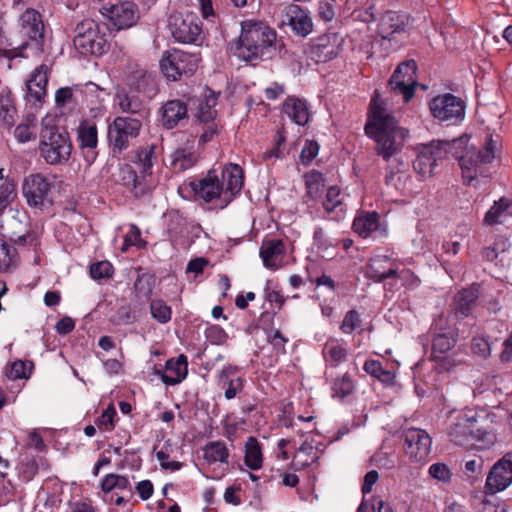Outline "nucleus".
<instances>
[{
  "label": "nucleus",
  "mask_w": 512,
  "mask_h": 512,
  "mask_svg": "<svg viewBox=\"0 0 512 512\" xmlns=\"http://www.w3.org/2000/svg\"><path fill=\"white\" fill-rule=\"evenodd\" d=\"M365 134L375 141V152L389 161L399 154L408 137V130L401 127L397 119L373 97L364 127Z\"/></svg>",
  "instance_id": "1"
},
{
  "label": "nucleus",
  "mask_w": 512,
  "mask_h": 512,
  "mask_svg": "<svg viewBox=\"0 0 512 512\" xmlns=\"http://www.w3.org/2000/svg\"><path fill=\"white\" fill-rule=\"evenodd\" d=\"M276 40V31L265 22L245 20L241 23V34L236 42L234 54L256 65L265 56L270 57V50L276 45Z\"/></svg>",
  "instance_id": "2"
},
{
  "label": "nucleus",
  "mask_w": 512,
  "mask_h": 512,
  "mask_svg": "<svg viewBox=\"0 0 512 512\" xmlns=\"http://www.w3.org/2000/svg\"><path fill=\"white\" fill-rule=\"evenodd\" d=\"M39 154L48 165H65L71 156L72 143L67 133L55 126H44L40 133Z\"/></svg>",
  "instance_id": "3"
},
{
  "label": "nucleus",
  "mask_w": 512,
  "mask_h": 512,
  "mask_svg": "<svg viewBox=\"0 0 512 512\" xmlns=\"http://www.w3.org/2000/svg\"><path fill=\"white\" fill-rule=\"evenodd\" d=\"M142 125L140 118H132V116L114 118L108 125L107 131L108 147L113 158L120 159L123 152L129 148L131 141L139 136Z\"/></svg>",
  "instance_id": "4"
},
{
  "label": "nucleus",
  "mask_w": 512,
  "mask_h": 512,
  "mask_svg": "<svg viewBox=\"0 0 512 512\" xmlns=\"http://www.w3.org/2000/svg\"><path fill=\"white\" fill-rule=\"evenodd\" d=\"M464 142L465 138L459 137L452 140L432 141L423 145L413 161L414 170L424 177H431L437 161L445 159L449 153H454V150L460 148Z\"/></svg>",
  "instance_id": "5"
},
{
  "label": "nucleus",
  "mask_w": 512,
  "mask_h": 512,
  "mask_svg": "<svg viewBox=\"0 0 512 512\" xmlns=\"http://www.w3.org/2000/svg\"><path fill=\"white\" fill-rule=\"evenodd\" d=\"M21 33L27 37L28 40L24 41L19 47L8 50H0V56L13 59L16 57H23L22 51L26 49L30 43H35L36 48L42 51V42L44 38V24L41 20V15L34 9H27L21 15Z\"/></svg>",
  "instance_id": "6"
},
{
  "label": "nucleus",
  "mask_w": 512,
  "mask_h": 512,
  "mask_svg": "<svg viewBox=\"0 0 512 512\" xmlns=\"http://www.w3.org/2000/svg\"><path fill=\"white\" fill-rule=\"evenodd\" d=\"M168 29L175 41L184 44L202 42V23L197 15L173 12L168 17Z\"/></svg>",
  "instance_id": "7"
},
{
  "label": "nucleus",
  "mask_w": 512,
  "mask_h": 512,
  "mask_svg": "<svg viewBox=\"0 0 512 512\" xmlns=\"http://www.w3.org/2000/svg\"><path fill=\"white\" fill-rule=\"evenodd\" d=\"M199 61L198 54L173 49L161 59L160 67L167 78L176 81L182 75L192 76L198 67Z\"/></svg>",
  "instance_id": "8"
},
{
  "label": "nucleus",
  "mask_w": 512,
  "mask_h": 512,
  "mask_svg": "<svg viewBox=\"0 0 512 512\" xmlns=\"http://www.w3.org/2000/svg\"><path fill=\"white\" fill-rule=\"evenodd\" d=\"M52 187L53 184L47 177L41 173H35L24 178L22 191L30 207L44 210L53 203Z\"/></svg>",
  "instance_id": "9"
},
{
  "label": "nucleus",
  "mask_w": 512,
  "mask_h": 512,
  "mask_svg": "<svg viewBox=\"0 0 512 512\" xmlns=\"http://www.w3.org/2000/svg\"><path fill=\"white\" fill-rule=\"evenodd\" d=\"M429 108L434 118L449 124L461 121L465 115L464 101L451 93L434 97L429 103Z\"/></svg>",
  "instance_id": "10"
},
{
  "label": "nucleus",
  "mask_w": 512,
  "mask_h": 512,
  "mask_svg": "<svg viewBox=\"0 0 512 512\" xmlns=\"http://www.w3.org/2000/svg\"><path fill=\"white\" fill-rule=\"evenodd\" d=\"M462 137L465 138V142L451 154L458 159L464 184L477 187L479 183L480 150L474 145L468 147L469 137L467 135Z\"/></svg>",
  "instance_id": "11"
},
{
  "label": "nucleus",
  "mask_w": 512,
  "mask_h": 512,
  "mask_svg": "<svg viewBox=\"0 0 512 512\" xmlns=\"http://www.w3.org/2000/svg\"><path fill=\"white\" fill-rule=\"evenodd\" d=\"M477 409H465L463 414L457 417L456 422L451 426L449 437L452 442L459 446H473L471 440L479 439Z\"/></svg>",
  "instance_id": "12"
},
{
  "label": "nucleus",
  "mask_w": 512,
  "mask_h": 512,
  "mask_svg": "<svg viewBox=\"0 0 512 512\" xmlns=\"http://www.w3.org/2000/svg\"><path fill=\"white\" fill-rule=\"evenodd\" d=\"M401 437L404 440V452L410 460L422 462L427 459L431 452L432 439L425 430L406 428L402 431Z\"/></svg>",
  "instance_id": "13"
},
{
  "label": "nucleus",
  "mask_w": 512,
  "mask_h": 512,
  "mask_svg": "<svg viewBox=\"0 0 512 512\" xmlns=\"http://www.w3.org/2000/svg\"><path fill=\"white\" fill-rule=\"evenodd\" d=\"M512 483V452L506 453L490 470L485 484L486 494H495Z\"/></svg>",
  "instance_id": "14"
},
{
  "label": "nucleus",
  "mask_w": 512,
  "mask_h": 512,
  "mask_svg": "<svg viewBox=\"0 0 512 512\" xmlns=\"http://www.w3.org/2000/svg\"><path fill=\"white\" fill-rule=\"evenodd\" d=\"M281 25L290 26L295 35L303 38L313 31V21L309 12L296 4H290L283 9Z\"/></svg>",
  "instance_id": "15"
},
{
  "label": "nucleus",
  "mask_w": 512,
  "mask_h": 512,
  "mask_svg": "<svg viewBox=\"0 0 512 512\" xmlns=\"http://www.w3.org/2000/svg\"><path fill=\"white\" fill-rule=\"evenodd\" d=\"M243 170L237 164L225 166L221 172L222 204L220 208L226 207L243 187Z\"/></svg>",
  "instance_id": "16"
},
{
  "label": "nucleus",
  "mask_w": 512,
  "mask_h": 512,
  "mask_svg": "<svg viewBox=\"0 0 512 512\" xmlns=\"http://www.w3.org/2000/svg\"><path fill=\"white\" fill-rule=\"evenodd\" d=\"M119 181L135 198L149 194L154 187L152 179H148L141 173L138 174L129 164H124L120 168Z\"/></svg>",
  "instance_id": "17"
},
{
  "label": "nucleus",
  "mask_w": 512,
  "mask_h": 512,
  "mask_svg": "<svg viewBox=\"0 0 512 512\" xmlns=\"http://www.w3.org/2000/svg\"><path fill=\"white\" fill-rule=\"evenodd\" d=\"M77 140L85 161L91 165L97 157L98 131L95 124L83 121L77 129Z\"/></svg>",
  "instance_id": "18"
},
{
  "label": "nucleus",
  "mask_w": 512,
  "mask_h": 512,
  "mask_svg": "<svg viewBox=\"0 0 512 512\" xmlns=\"http://www.w3.org/2000/svg\"><path fill=\"white\" fill-rule=\"evenodd\" d=\"M409 16L405 13L387 11L381 17L378 34L383 40H394L395 35L405 32Z\"/></svg>",
  "instance_id": "19"
},
{
  "label": "nucleus",
  "mask_w": 512,
  "mask_h": 512,
  "mask_svg": "<svg viewBox=\"0 0 512 512\" xmlns=\"http://www.w3.org/2000/svg\"><path fill=\"white\" fill-rule=\"evenodd\" d=\"M191 187L198 198L205 202L219 200L222 204L221 184L218 175L214 169L209 170L207 175L197 182H192Z\"/></svg>",
  "instance_id": "20"
},
{
  "label": "nucleus",
  "mask_w": 512,
  "mask_h": 512,
  "mask_svg": "<svg viewBox=\"0 0 512 512\" xmlns=\"http://www.w3.org/2000/svg\"><path fill=\"white\" fill-rule=\"evenodd\" d=\"M396 275L395 262L386 255H378L370 259L366 267V277L375 283L394 279Z\"/></svg>",
  "instance_id": "21"
},
{
  "label": "nucleus",
  "mask_w": 512,
  "mask_h": 512,
  "mask_svg": "<svg viewBox=\"0 0 512 512\" xmlns=\"http://www.w3.org/2000/svg\"><path fill=\"white\" fill-rule=\"evenodd\" d=\"M75 48L83 55L101 56L109 50L110 44L100 29L84 38L73 40Z\"/></svg>",
  "instance_id": "22"
},
{
  "label": "nucleus",
  "mask_w": 512,
  "mask_h": 512,
  "mask_svg": "<svg viewBox=\"0 0 512 512\" xmlns=\"http://www.w3.org/2000/svg\"><path fill=\"white\" fill-rule=\"evenodd\" d=\"M479 297V286L472 284L469 288L458 292L451 305L452 312L457 318H464L470 315L472 308L476 305Z\"/></svg>",
  "instance_id": "23"
},
{
  "label": "nucleus",
  "mask_w": 512,
  "mask_h": 512,
  "mask_svg": "<svg viewBox=\"0 0 512 512\" xmlns=\"http://www.w3.org/2000/svg\"><path fill=\"white\" fill-rule=\"evenodd\" d=\"M161 114L163 126L173 129L188 119L187 104L180 99L169 100L162 106Z\"/></svg>",
  "instance_id": "24"
},
{
  "label": "nucleus",
  "mask_w": 512,
  "mask_h": 512,
  "mask_svg": "<svg viewBox=\"0 0 512 512\" xmlns=\"http://www.w3.org/2000/svg\"><path fill=\"white\" fill-rule=\"evenodd\" d=\"M187 357L181 354L176 360L169 359L165 365V372L157 370L156 374L159 375L166 385L174 386L183 381L188 372Z\"/></svg>",
  "instance_id": "25"
},
{
  "label": "nucleus",
  "mask_w": 512,
  "mask_h": 512,
  "mask_svg": "<svg viewBox=\"0 0 512 512\" xmlns=\"http://www.w3.org/2000/svg\"><path fill=\"white\" fill-rule=\"evenodd\" d=\"M110 19L118 29L133 26L138 19V11L133 2H123L111 7Z\"/></svg>",
  "instance_id": "26"
},
{
  "label": "nucleus",
  "mask_w": 512,
  "mask_h": 512,
  "mask_svg": "<svg viewBox=\"0 0 512 512\" xmlns=\"http://www.w3.org/2000/svg\"><path fill=\"white\" fill-rule=\"evenodd\" d=\"M285 245L281 239L266 240L260 248V256L264 266L271 269H277L284 257Z\"/></svg>",
  "instance_id": "27"
},
{
  "label": "nucleus",
  "mask_w": 512,
  "mask_h": 512,
  "mask_svg": "<svg viewBox=\"0 0 512 512\" xmlns=\"http://www.w3.org/2000/svg\"><path fill=\"white\" fill-rule=\"evenodd\" d=\"M197 161L198 156L193 146L179 147L170 155V168L175 173H181L192 168Z\"/></svg>",
  "instance_id": "28"
},
{
  "label": "nucleus",
  "mask_w": 512,
  "mask_h": 512,
  "mask_svg": "<svg viewBox=\"0 0 512 512\" xmlns=\"http://www.w3.org/2000/svg\"><path fill=\"white\" fill-rule=\"evenodd\" d=\"M48 83V67L44 64L38 66L31 78L27 81V90L29 97L41 101L46 95V86Z\"/></svg>",
  "instance_id": "29"
},
{
  "label": "nucleus",
  "mask_w": 512,
  "mask_h": 512,
  "mask_svg": "<svg viewBox=\"0 0 512 512\" xmlns=\"http://www.w3.org/2000/svg\"><path fill=\"white\" fill-rule=\"evenodd\" d=\"M454 345L455 339L452 336L446 333H438L432 340L431 360L439 362L442 369H447L445 365L447 358L444 354L450 351Z\"/></svg>",
  "instance_id": "30"
},
{
  "label": "nucleus",
  "mask_w": 512,
  "mask_h": 512,
  "mask_svg": "<svg viewBox=\"0 0 512 512\" xmlns=\"http://www.w3.org/2000/svg\"><path fill=\"white\" fill-rule=\"evenodd\" d=\"M117 99L121 111L130 114L132 118H140L143 121L148 116V109L138 96L118 93Z\"/></svg>",
  "instance_id": "31"
},
{
  "label": "nucleus",
  "mask_w": 512,
  "mask_h": 512,
  "mask_svg": "<svg viewBox=\"0 0 512 512\" xmlns=\"http://www.w3.org/2000/svg\"><path fill=\"white\" fill-rule=\"evenodd\" d=\"M283 111L298 125H305L309 120V111L305 101L296 97H289L284 105Z\"/></svg>",
  "instance_id": "32"
},
{
  "label": "nucleus",
  "mask_w": 512,
  "mask_h": 512,
  "mask_svg": "<svg viewBox=\"0 0 512 512\" xmlns=\"http://www.w3.org/2000/svg\"><path fill=\"white\" fill-rule=\"evenodd\" d=\"M17 118V110L11 96V91L5 88L0 93V125L11 128Z\"/></svg>",
  "instance_id": "33"
},
{
  "label": "nucleus",
  "mask_w": 512,
  "mask_h": 512,
  "mask_svg": "<svg viewBox=\"0 0 512 512\" xmlns=\"http://www.w3.org/2000/svg\"><path fill=\"white\" fill-rule=\"evenodd\" d=\"M380 216L377 212H367L356 217L353 221V230L362 238H367L379 227Z\"/></svg>",
  "instance_id": "34"
},
{
  "label": "nucleus",
  "mask_w": 512,
  "mask_h": 512,
  "mask_svg": "<svg viewBox=\"0 0 512 512\" xmlns=\"http://www.w3.org/2000/svg\"><path fill=\"white\" fill-rule=\"evenodd\" d=\"M501 148L502 141L500 135L493 134L487 130L485 147L482 149V166L496 161L499 158Z\"/></svg>",
  "instance_id": "35"
},
{
  "label": "nucleus",
  "mask_w": 512,
  "mask_h": 512,
  "mask_svg": "<svg viewBox=\"0 0 512 512\" xmlns=\"http://www.w3.org/2000/svg\"><path fill=\"white\" fill-rule=\"evenodd\" d=\"M511 205L512 201L506 197L494 201L493 206L485 214L484 223L487 225L501 223L502 219L510 214L508 210Z\"/></svg>",
  "instance_id": "36"
},
{
  "label": "nucleus",
  "mask_w": 512,
  "mask_h": 512,
  "mask_svg": "<svg viewBox=\"0 0 512 512\" xmlns=\"http://www.w3.org/2000/svg\"><path fill=\"white\" fill-rule=\"evenodd\" d=\"M318 458L319 457L314 447L311 444L304 442L298 448L294 456L292 466L295 468V470L305 469L306 467H309L315 463Z\"/></svg>",
  "instance_id": "37"
},
{
  "label": "nucleus",
  "mask_w": 512,
  "mask_h": 512,
  "mask_svg": "<svg viewBox=\"0 0 512 512\" xmlns=\"http://www.w3.org/2000/svg\"><path fill=\"white\" fill-rule=\"evenodd\" d=\"M325 361L331 366H337L346 361L348 356L347 349L336 340H329L323 348Z\"/></svg>",
  "instance_id": "38"
},
{
  "label": "nucleus",
  "mask_w": 512,
  "mask_h": 512,
  "mask_svg": "<svg viewBox=\"0 0 512 512\" xmlns=\"http://www.w3.org/2000/svg\"><path fill=\"white\" fill-rule=\"evenodd\" d=\"M245 464L252 470L262 466V451L259 442L254 437H249L245 444Z\"/></svg>",
  "instance_id": "39"
},
{
  "label": "nucleus",
  "mask_w": 512,
  "mask_h": 512,
  "mask_svg": "<svg viewBox=\"0 0 512 512\" xmlns=\"http://www.w3.org/2000/svg\"><path fill=\"white\" fill-rule=\"evenodd\" d=\"M204 459L209 462H221L227 463L229 452L226 445L220 441L209 442L205 445L204 449Z\"/></svg>",
  "instance_id": "40"
},
{
  "label": "nucleus",
  "mask_w": 512,
  "mask_h": 512,
  "mask_svg": "<svg viewBox=\"0 0 512 512\" xmlns=\"http://www.w3.org/2000/svg\"><path fill=\"white\" fill-rule=\"evenodd\" d=\"M217 104V96L212 90H208L203 101L199 103L198 119L200 122H211L216 117L214 107Z\"/></svg>",
  "instance_id": "41"
},
{
  "label": "nucleus",
  "mask_w": 512,
  "mask_h": 512,
  "mask_svg": "<svg viewBox=\"0 0 512 512\" xmlns=\"http://www.w3.org/2000/svg\"><path fill=\"white\" fill-rule=\"evenodd\" d=\"M399 76H400L399 78H397L396 80H393V75H392L389 79L388 86H389L391 92H393L394 94L402 95L404 102L407 103L408 101H410L413 98L415 87L417 86L418 83L406 82V79L403 78V76H401V74Z\"/></svg>",
  "instance_id": "42"
},
{
  "label": "nucleus",
  "mask_w": 512,
  "mask_h": 512,
  "mask_svg": "<svg viewBox=\"0 0 512 512\" xmlns=\"http://www.w3.org/2000/svg\"><path fill=\"white\" fill-rule=\"evenodd\" d=\"M305 186L307 189V195L316 199L321 196L325 187V179L322 173L318 171H311L305 175Z\"/></svg>",
  "instance_id": "43"
},
{
  "label": "nucleus",
  "mask_w": 512,
  "mask_h": 512,
  "mask_svg": "<svg viewBox=\"0 0 512 512\" xmlns=\"http://www.w3.org/2000/svg\"><path fill=\"white\" fill-rule=\"evenodd\" d=\"M101 489L105 493H109L114 489L129 490L132 494L131 484L126 476L118 474H108L101 481Z\"/></svg>",
  "instance_id": "44"
},
{
  "label": "nucleus",
  "mask_w": 512,
  "mask_h": 512,
  "mask_svg": "<svg viewBox=\"0 0 512 512\" xmlns=\"http://www.w3.org/2000/svg\"><path fill=\"white\" fill-rule=\"evenodd\" d=\"M363 369L367 374L375 377L383 383H390L394 380L395 377L392 372L385 370L382 367L381 362L378 360H367L364 363Z\"/></svg>",
  "instance_id": "45"
},
{
  "label": "nucleus",
  "mask_w": 512,
  "mask_h": 512,
  "mask_svg": "<svg viewBox=\"0 0 512 512\" xmlns=\"http://www.w3.org/2000/svg\"><path fill=\"white\" fill-rule=\"evenodd\" d=\"M16 196V184L12 179H5L0 184V215L4 213Z\"/></svg>",
  "instance_id": "46"
},
{
  "label": "nucleus",
  "mask_w": 512,
  "mask_h": 512,
  "mask_svg": "<svg viewBox=\"0 0 512 512\" xmlns=\"http://www.w3.org/2000/svg\"><path fill=\"white\" fill-rule=\"evenodd\" d=\"M151 316L161 324L171 320L172 309L162 299H154L150 302Z\"/></svg>",
  "instance_id": "47"
},
{
  "label": "nucleus",
  "mask_w": 512,
  "mask_h": 512,
  "mask_svg": "<svg viewBox=\"0 0 512 512\" xmlns=\"http://www.w3.org/2000/svg\"><path fill=\"white\" fill-rule=\"evenodd\" d=\"M417 64L414 60H407L400 63L393 72V80L399 78L400 74L406 79V82L417 83L416 79Z\"/></svg>",
  "instance_id": "48"
},
{
  "label": "nucleus",
  "mask_w": 512,
  "mask_h": 512,
  "mask_svg": "<svg viewBox=\"0 0 512 512\" xmlns=\"http://www.w3.org/2000/svg\"><path fill=\"white\" fill-rule=\"evenodd\" d=\"M154 154V146L149 148L141 149L138 153V165L140 166V173L145 175L148 179H151L153 161L152 157Z\"/></svg>",
  "instance_id": "49"
},
{
  "label": "nucleus",
  "mask_w": 512,
  "mask_h": 512,
  "mask_svg": "<svg viewBox=\"0 0 512 512\" xmlns=\"http://www.w3.org/2000/svg\"><path fill=\"white\" fill-rule=\"evenodd\" d=\"M398 281H400L403 286L414 287L418 284L419 279L409 269L398 270L396 268V275L394 276V279H391V281L386 285H389V289H392Z\"/></svg>",
  "instance_id": "50"
},
{
  "label": "nucleus",
  "mask_w": 512,
  "mask_h": 512,
  "mask_svg": "<svg viewBox=\"0 0 512 512\" xmlns=\"http://www.w3.org/2000/svg\"><path fill=\"white\" fill-rule=\"evenodd\" d=\"M110 321L115 325H129L136 321V316L129 305H122L111 316Z\"/></svg>",
  "instance_id": "51"
},
{
  "label": "nucleus",
  "mask_w": 512,
  "mask_h": 512,
  "mask_svg": "<svg viewBox=\"0 0 512 512\" xmlns=\"http://www.w3.org/2000/svg\"><path fill=\"white\" fill-rule=\"evenodd\" d=\"M16 249L0 239V271H7L14 263Z\"/></svg>",
  "instance_id": "52"
},
{
  "label": "nucleus",
  "mask_w": 512,
  "mask_h": 512,
  "mask_svg": "<svg viewBox=\"0 0 512 512\" xmlns=\"http://www.w3.org/2000/svg\"><path fill=\"white\" fill-rule=\"evenodd\" d=\"M354 390V383L348 373L338 378L333 385L334 395L344 398L350 395Z\"/></svg>",
  "instance_id": "53"
},
{
  "label": "nucleus",
  "mask_w": 512,
  "mask_h": 512,
  "mask_svg": "<svg viewBox=\"0 0 512 512\" xmlns=\"http://www.w3.org/2000/svg\"><path fill=\"white\" fill-rule=\"evenodd\" d=\"M342 204L341 190L338 186H330L327 189L323 207L327 213L333 212L336 207Z\"/></svg>",
  "instance_id": "54"
},
{
  "label": "nucleus",
  "mask_w": 512,
  "mask_h": 512,
  "mask_svg": "<svg viewBox=\"0 0 512 512\" xmlns=\"http://www.w3.org/2000/svg\"><path fill=\"white\" fill-rule=\"evenodd\" d=\"M32 369V362L16 360L11 364L10 377L13 379H27L29 378Z\"/></svg>",
  "instance_id": "55"
},
{
  "label": "nucleus",
  "mask_w": 512,
  "mask_h": 512,
  "mask_svg": "<svg viewBox=\"0 0 512 512\" xmlns=\"http://www.w3.org/2000/svg\"><path fill=\"white\" fill-rule=\"evenodd\" d=\"M113 275V266L108 261H100L90 266V276L95 280L110 278Z\"/></svg>",
  "instance_id": "56"
},
{
  "label": "nucleus",
  "mask_w": 512,
  "mask_h": 512,
  "mask_svg": "<svg viewBox=\"0 0 512 512\" xmlns=\"http://www.w3.org/2000/svg\"><path fill=\"white\" fill-rule=\"evenodd\" d=\"M361 323L360 314L356 310H349L344 316L340 329L343 333L350 334L360 327Z\"/></svg>",
  "instance_id": "57"
},
{
  "label": "nucleus",
  "mask_w": 512,
  "mask_h": 512,
  "mask_svg": "<svg viewBox=\"0 0 512 512\" xmlns=\"http://www.w3.org/2000/svg\"><path fill=\"white\" fill-rule=\"evenodd\" d=\"M477 467L476 460L466 461L462 475L465 488H467V485L471 488L474 487L475 483L478 481Z\"/></svg>",
  "instance_id": "58"
},
{
  "label": "nucleus",
  "mask_w": 512,
  "mask_h": 512,
  "mask_svg": "<svg viewBox=\"0 0 512 512\" xmlns=\"http://www.w3.org/2000/svg\"><path fill=\"white\" fill-rule=\"evenodd\" d=\"M99 29V25L92 19H84L76 24L74 28V38L73 40H78L79 38H84L87 34L94 33V31Z\"/></svg>",
  "instance_id": "59"
},
{
  "label": "nucleus",
  "mask_w": 512,
  "mask_h": 512,
  "mask_svg": "<svg viewBox=\"0 0 512 512\" xmlns=\"http://www.w3.org/2000/svg\"><path fill=\"white\" fill-rule=\"evenodd\" d=\"M152 277L147 274H142L141 276H138V278L135 281L134 287L135 292L138 297H145L149 298L152 294V283H151Z\"/></svg>",
  "instance_id": "60"
},
{
  "label": "nucleus",
  "mask_w": 512,
  "mask_h": 512,
  "mask_svg": "<svg viewBox=\"0 0 512 512\" xmlns=\"http://www.w3.org/2000/svg\"><path fill=\"white\" fill-rule=\"evenodd\" d=\"M429 475L438 481L448 483L451 480L452 473L449 467L444 463H434L429 467Z\"/></svg>",
  "instance_id": "61"
},
{
  "label": "nucleus",
  "mask_w": 512,
  "mask_h": 512,
  "mask_svg": "<svg viewBox=\"0 0 512 512\" xmlns=\"http://www.w3.org/2000/svg\"><path fill=\"white\" fill-rule=\"evenodd\" d=\"M319 145L316 141L307 140L305 146L300 153L301 163L304 165L310 164L313 159L318 155Z\"/></svg>",
  "instance_id": "62"
},
{
  "label": "nucleus",
  "mask_w": 512,
  "mask_h": 512,
  "mask_svg": "<svg viewBox=\"0 0 512 512\" xmlns=\"http://www.w3.org/2000/svg\"><path fill=\"white\" fill-rule=\"evenodd\" d=\"M318 16L325 22H330L335 17L334 1H320L318 4Z\"/></svg>",
  "instance_id": "63"
},
{
  "label": "nucleus",
  "mask_w": 512,
  "mask_h": 512,
  "mask_svg": "<svg viewBox=\"0 0 512 512\" xmlns=\"http://www.w3.org/2000/svg\"><path fill=\"white\" fill-rule=\"evenodd\" d=\"M14 136L20 143L29 142L36 138L35 133L31 130L29 124H19L14 130Z\"/></svg>",
  "instance_id": "64"
}]
</instances>
